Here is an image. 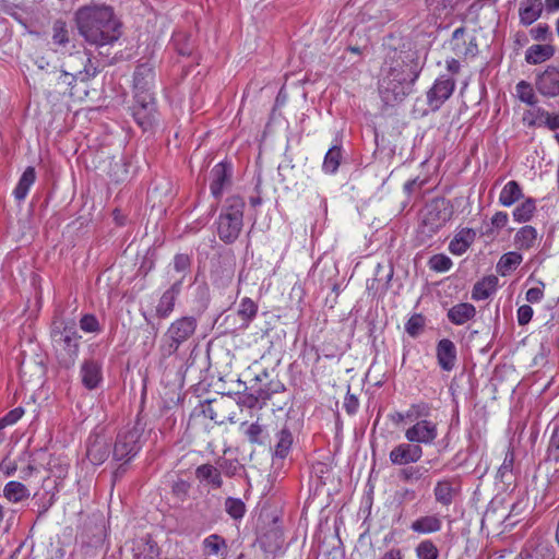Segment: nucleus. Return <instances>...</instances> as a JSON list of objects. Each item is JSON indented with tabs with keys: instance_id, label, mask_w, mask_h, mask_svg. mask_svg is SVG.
Masks as SVG:
<instances>
[{
	"instance_id": "39448f33",
	"label": "nucleus",
	"mask_w": 559,
	"mask_h": 559,
	"mask_svg": "<svg viewBox=\"0 0 559 559\" xmlns=\"http://www.w3.org/2000/svg\"><path fill=\"white\" fill-rule=\"evenodd\" d=\"M198 320L191 316L176 319L168 326L164 335L160 349L164 356H171L195 333Z\"/></svg>"
},
{
	"instance_id": "cd10ccee",
	"label": "nucleus",
	"mask_w": 559,
	"mask_h": 559,
	"mask_svg": "<svg viewBox=\"0 0 559 559\" xmlns=\"http://www.w3.org/2000/svg\"><path fill=\"white\" fill-rule=\"evenodd\" d=\"M197 479L206 486L218 489L223 486L221 469L212 464H202L195 468Z\"/></svg>"
},
{
	"instance_id": "37998d69",
	"label": "nucleus",
	"mask_w": 559,
	"mask_h": 559,
	"mask_svg": "<svg viewBox=\"0 0 559 559\" xmlns=\"http://www.w3.org/2000/svg\"><path fill=\"white\" fill-rule=\"evenodd\" d=\"M225 511L234 519L240 520L245 516L246 504L239 498L229 497L225 500Z\"/></svg>"
},
{
	"instance_id": "de8ad7c7",
	"label": "nucleus",
	"mask_w": 559,
	"mask_h": 559,
	"mask_svg": "<svg viewBox=\"0 0 559 559\" xmlns=\"http://www.w3.org/2000/svg\"><path fill=\"white\" fill-rule=\"evenodd\" d=\"M537 114L544 117L543 126L547 127L549 130H559V111L556 114H551L545 110L542 107H537Z\"/></svg>"
},
{
	"instance_id": "bb28decb",
	"label": "nucleus",
	"mask_w": 559,
	"mask_h": 559,
	"mask_svg": "<svg viewBox=\"0 0 559 559\" xmlns=\"http://www.w3.org/2000/svg\"><path fill=\"white\" fill-rule=\"evenodd\" d=\"M476 312L477 311L474 305L469 302H460L452 306L448 310L447 317L451 323L455 325H463L473 320L476 316Z\"/></svg>"
},
{
	"instance_id": "69168bd1",
	"label": "nucleus",
	"mask_w": 559,
	"mask_h": 559,
	"mask_svg": "<svg viewBox=\"0 0 559 559\" xmlns=\"http://www.w3.org/2000/svg\"><path fill=\"white\" fill-rule=\"evenodd\" d=\"M445 68L451 74H456L461 70V63L459 60L451 58L445 61Z\"/></svg>"
},
{
	"instance_id": "5fc2aeb1",
	"label": "nucleus",
	"mask_w": 559,
	"mask_h": 559,
	"mask_svg": "<svg viewBox=\"0 0 559 559\" xmlns=\"http://www.w3.org/2000/svg\"><path fill=\"white\" fill-rule=\"evenodd\" d=\"M262 432L263 427L259 423H253L247 428L246 436L251 443H262L260 439Z\"/></svg>"
},
{
	"instance_id": "c756f323",
	"label": "nucleus",
	"mask_w": 559,
	"mask_h": 559,
	"mask_svg": "<svg viewBox=\"0 0 559 559\" xmlns=\"http://www.w3.org/2000/svg\"><path fill=\"white\" fill-rule=\"evenodd\" d=\"M536 210L537 204L534 198H523L512 211L513 221L519 224H526L534 217Z\"/></svg>"
},
{
	"instance_id": "680f3d73",
	"label": "nucleus",
	"mask_w": 559,
	"mask_h": 559,
	"mask_svg": "<svg viewBox=\"0 0 559 559\" xmlns=\"http://www.w3.org/2000/svg\"><path fill=\"white\" fill-rule=\"evenodd\" d=\"M218 468L224 471V473L227 476H233L236 474L239 465L237 462L228 461V460H222L218 462Z\"/></svg>"
},
{
	"instance_id": "c03bdc74",
	"label": "nucleus",
	"mask_w": 559,
	"mask_h": 559,
	"mask_svg": "<svg viewBox=\"0 0 559 559\" xmlns=\"http://www.w3.org/2000/svg\"><path fill=\"white\" fill-rule=\"evenodd\" d=\"M428 265L435 272L444 273L453 266V262L448 255L438 253L429 259Z\"/></svg>"
},
{
	"instance_id": "79ce46f5",
	"label": "nucleus",
	"mask_w": 559,
	"mask_h": 559,
	"mask_svg": "<svg viewBox=\"0 0 559 559\" xmlns=\"http://www.w3.org/2000/svg\"><path fill=\"white\" fill-rule=\"evenodd\" d=\"M417 559H438L439 549L430 539L421 540L415 548Z\"/></svg>"
},
{
	"instance_id": "aec40b11",
	"label": "nucleus",
	"mask_w": 559,
	"mask_h": 559,
	"mask_svg": "<svg viewBox=\"0 0 559 559\" xmlns=\"http://www.w3.org/2000/svg\"><path fill=\"white\" fill-rule=\"evenodd\" d=\"M211 183L210 189L214 198L218 199L224 188L228 185L230 178V169L224 163L216 164L210 174Z\"/></svg>"
},
{
	"instance_id": "4468645a",
	"label": "nucleus",
	"mask_w": 559,
	"mask_h": 559,
	"mask_svg": "<svg viewBox=\"0 0 559 559\" xmlns=\"http://www.w3.org/2000/svg\"><path fill=\"white\" fill-rule=\"evenodd\" d=\"M452 212L442 200H435L426 207L425 224H430L432 229H439L451 219Z\"/></svg>"
},
{
	"instance_id": "13d9d810",
	"label": "nucleus",
	"mask_w": 559,
	"mask_h": 559,
	"mask_svg": "<svg viewBox=\"0 0 559 559\" xmlns=\"http://www.w3.org/2000/svg\"><path fill=\"white\" fill-rule=\"evenodd\" d=\"M527 508V499L521 498L516 502H514L511 507V511L509 515L506 518L507 521H511V519L515 515L522 514Z\"/></svg>"
},
{
	"instance_id": "6ab92c4d",
	"label": "nucleus",
	"mask_w": 559,
	"mask_h": 559,
	"mask_svg": "<svg viewBox=\"0 0 559 559\" xmlns=\"http://www.w3.org/2000/svg\"><path fill=\"white\" fill-rule=\"evenodd\" d=\"M432 407L430 404L426 402H417L409 405V407L404 412H395L390 415V418L393 424L408 425L411 420L417 419L420 416L431 415Z\"/></svg>"
},
{
	"instance_id": "ddd939ff",
	"label": "nucleus",
	"mask_w": 559,
	"mask_h": 559,
	"mask_svg": "<svg viewBox=\"0 0 559 559\" xmlns=\"http://www.w3.org/2000/svg\"><path fill=\"white\" fill-rule=\"evenodd\" d=\"M535 85L545 97L559 96V68L547 67L544 72L537 75Z\"/></svg>"
},
{
	"instance_id": "423d86ee",
	"label": "nucleus",
	"mask_w": 559,
	"mask_h": 559,
	"mask_svg": "<svg viewBox=\"0 0 559 559\" xmlns=\"http://www.w3.org/2000/svg\"><path fill=\"white\" fill-rule=\"evenodd\" d=\"M429 417L430 415H425L411 420L404 430L406 441L418 443L419 447L432 445L436 442L439 436L438 423Z\"/></svg>"
},
{
	"instance_id": "4be33fe9",
	"label": "nucleus",
	"mask_w": 559,
	"mask_h": 559,
	"mask_svg": "<svg viewBox=\"0 0 559 559\" xmlns=\"http://www.w3.org/2000/svg\"><path fill=\"white\" fill-rule=\"evenodd\" d=\"M543 0H522L519 8L520 23L530 26L536 22L543 13Z\"/></svg>"
},
{
	"instance_id": "e433bc0d",
	"label": "nucleus",
	"mask_w": 559,
	"mask_h": 559,
	"mask_svg": "<svg viewBox=\"0 0 559 559\" xmlns=\"http://www.w3.org/2000/svg\"><path fill=\"white\" fill-rule=\"evenodd\" d=\"M513 95L521 103L526 104L527 106H535L538 102L533 85L525 80H521L516 83Z\"/></svg>"
},
{
	"instance_id": "f8f14e48",
	"label": "nucleus",
	"mask_w": 559,
	"mask_h": 559,
	"mask_svg": "<svg viewBox=\"0 0 559 559\" xmlns=\"http://www.w3.org/2000/svg\"><path fill=\"white\" fill-rule=\"evenodd\" d=\"M80 378L85 389H97L103 382V362L93 357L84 359L80 367Z\"/></svg>"
},
{
	"instance_id": "7c9ffc66",
	"label": "nucleus",
	"mask_w": 559,
	"mask_h": 559,
	"mask_svg": "<svg viewBox=\"0 0 559 559\" xmlns=\"http://www.w3.org/2000/svg\"><path fill=\"white\" fill-rule=\"evenodd\" d=\"M498 277L495 275L485 276L478 281L472 289V298L474 300H486L497 290Z\"/></svg>"
},
{
	"instance_id": "9d476101",
	"label": "nucleus",
	"mask_w": 559,
	"mask_h": 559,
	"mask_svg": "<svg viewBox=\"0 0 559 559\" xmlns=\"http://www.w3.org/2000/svg\"><path fill=\"white\" fill-rule=\"evenodd\" d=\"M424 455L423 447L409 441L393 447L389 453V460L393 465L406 466L417 463Z\"/></svg>"
},
{
	"instance_id": "6e6d98bb",
	"label": "nucleus",
	"mask_w": 559,
	"mask_h": 559,
	"mask_svg": "<svg viewBox=\"0 0 559 559\" xmlns=\"http://www.w3.org/2000/svg\"><path fill=\"white\" fill-rule=\"evenodd\" d=\"M491 225L497 230L504 228L509 223V214L503 211L496 212L491 217Z\"/></svg>"
},
{
	"instance_id": "3c124183",
	"label": "nucleus",
	"mask_w": 559,
	"mask_h": 559,
	"mask_svg": "<svg viewBox=\"0 0 559 559\" xmlns=\"http://www.w3.org/2000/svg\"><path fill=\"white\" fill-rule=\"evenodd\" d=\"M530 35L534 40L546 41L550 40L552 35L548 24L540 23L537 26L531 28Z\"/></svg>"
},
{
	"instance_id": "473e14b6",
	"label": "nucleus",
	"mask_w": 559,
	"mask_h": 559,
	"mask_svg": "<svg viewBox=\"0 0 559 559\" xmlns=\"http://www.w3.org/2000/svg\"><path fill=\"white\" fill-rule=\"evenodd\" d=\"M31 492L27 487L20 481L11 480L3 487V497L12 503H19L27 500Z\"/></svg>"
},
{
	"instance_id": "b1692460",
	"label": "nucleus",
	"mask_w": 559,
	"mask_h": 559,
	"mask_svg": "<svg viewBox=\"0 0 559 559\" xmlns=\"http://www.w3.org/2000/svg\"><path fill=\"white\" fill-rule=\"evenodd\" d=\"M181 281L174 283L160 297L156 306V314L158 318H168L175 308L176 299L180 293Z\"/></svg>"
},
{
	"instance_id": "20e7f679",
	"label": "nucleus",
	"mask_w": 559,
	"mask_h": 559,
	"mask_svg": "<svg viewBox=\"0 0 559 559\" xmlns=\"http://www.w3.org/2000/svg\"><path fill=\"white\" fill-rule=\"evenodd\" d=\"M245 200L239 195L226 199L217 221V233L221 240L226 243L234 242L243 225Z\"/></svg>"
},
{
	"instance_id": "1a4fd4ad",
	"label": "nucleus",
	"mask_w": 559,
	"mask_h": 559,
	"mask_svg": "<svg viewBox=\"0 0 559 559\" xmlns=\"http://www.w3.org/2000/svg\"><path fill=\"white\" fill-rule=\"evenodd\" d=\"M455 88L454 80L449 75H440L427 92V103L431 109L437 110L450 98Z\"/></svg>"
},
{
	"instance_id": "72a5a7b5",
	"label": "nucleus",
	"mask_w": 559,
	"mask_h": 559,
	"mask_svg": "<svg viewBox=\"0 0 559 559\" xmlns=\"http://www.w3.org/2000/svg\"><path fill=\"white\" fill-rule=\"evenodd\" d=\"M523 261V255L518 251H509L502 254L497 263V271L501 276H507Z\"/></svg>"
},
{
	"instance_id": "f257e3e1",
	"label": "nucleus",
	"mask_w": 559,
	"mask_h": 559,
	"mask_svg": "<svg viewBox=\"0 0 559 559\" xmlns=\"http://www.w3.org/2000/svg\"><path fill=\"white\" fill-rule=\"evenodd\" d=\"M75 23L79 34L92 46L112 45L121 36V24L111 7L90 4L78 9Z\"/></svg>"
},
{
	"instance_id": "f03ea898",
	"label": "nucleus",
	"mask_w": 559,
	"mask_h": 559,
	"mask_svg": "<svg viewBox=\"0 0 559 559\" xmlns=\"http://www.w3.org/2000/svg\"><path fill=\"white\" fill-rule=\"evenodd\" d=\"M419 72L411 63L400 59L385 62L381 70L379 93L386 105L402 102L413 91Z\"/></svg>"
},
{
	"instance_id": "2eb2a0df",
	"label": "nucleus",
	"mask_w": 559,
	"mask_h": 559,
	"mask_svg": "<svg viewBox=\"0 0 559 559\" xmlns=\"http://www.w3.org/2000/svg\"><path fill=\"white\" fill-rule=\"evenodd\" d=\"M460 492V484L456 478L439 479L433 488V496L438 503L449 507Z\"/></svg>"
},
{
	"instance_id": "a878e982",
	"label": "nucleus",
	"mask_w": 559,
	"mask_h": 559,
	"mask_svg": "<svg viewBox=\"0 0 559 559\" xmlns=\"http://www.w3.org/2000/svg\"><path fill=\"white\" fill-rule=\"evenodd\" d=\"M538 238V231L534 226L524 225L514 234L513 242L518 250L528 251L537 245Z\"/></svg>"
},
{
	"instance_id": "09e8293b",
	"label": "nucleus",
	"mask_w": 559,
	"mask_h": 559,
	"mask_svg": "<svg viewBox=\"0 0 559 559\" xmlns=\"http://www.w3.org/2000/svg\"><path fill=\"white\" fill-rule=\"evenodd\" d=\"M80 328L86 333H97L100 331V325L94 314H84L80 320Z\"/></svg>"
},
{
	"instance_id": "9b49d317",
	"label": "nucleus",
	"mask_w": 559,
	"mask_h": 559,
	"mask_svg": "<svg viewBox=\"0 0 559 559\" xmlns=\"http://www.w3.org/2000/svg\"><path fill=\"white\" fill-rule=\"evenodd\" d=\"M555 550L548 536L534 535L525 544L521 551L522 559H552Z\"/></svg>"
},
{
	"instance_id": "a211bd4d",
	"label": "nucleus",
	"mask_w": 559,
	"mask_h": 559,
	"mask_svg": "<svg viewBox=\"0 0 559 559\" xmlns=\"http://www.w3.org/2000/svg\"><path fill=\"white\" fill-rule=\"evenodd\" d=\"M476 230L468 227H463L454 234L449 243V251L453 255H463L476 240Z\"/></svg>"
},
{
	"instance_id": "603ef678",
	"label": "nucleus",
	"mask_w": 559,
	"mask_h": 559,
	"mask_svg": "<svg viewBox=\"0 0 559 559\" xmlns=\"http://www.w3.org/2000/svg\"><path fill=\"white\" fill-rule=\"evenodd\" d=\"M452 48L457 56H475L478 51L475 38H471L468 44H464V46L455 44Z\"/></svg>"
},
{
	"instance_id": "58836bf2",
	"label": "nucleus",
	"mask_w": 559,
	"mask_h": 559,
	"mask_svg": "<svg viewBox=\"0 0 559 559\" xmlns=\"http://www.w3.org/2000/svg\"><path fill=\"white\" fill-rule=\"evenodd\" d=\"M342 159L341 146H332L325 154L322 170L325 174L333 175L337 171Z\"/></svg>"
},
{
	"instance_id": "8fccbe9b",
	"label": "nucleus",
	"mask_w": 559,
	"mask_h": 559,
	"mask_svg": "<svg viewBox=\"0 0 559 559\" xmlns=\"http://www.w3.org/2000/svg\"><path fill=\"white\" fill-rule=\"evenodd\" d=\"M23 415L24 409L22 407L11 409L2 418H0V430L4 429L8 426L16 424L22 418Z\"/></svg>"
},
{
	"instance_id": "5701e85b",
	"label": "nucleus",
	"mask_w": 559,
	"mask_h": 559,
	"mask_svg": "<svg viewBox=\"0 0 559 559\" xmlns=\"http://www.w3.org/2000/svg\"><path fill=\"white\" fill-rule=\"evenodd\" d=\"M442 520L438 514H426L417 518L411 524L412 532L420 535H429L440 532Z\"/></svg>"
},
{
	"instance_id": "e2e57ef3",
	"label": "nucleus",
	"mask_w": 559,
	"mask_h": 559,
	"mask_svg": "<svg viewBox=\"0 0 559 559\" xmlns=\"http://www.w3.org/2000/svg\"><path fill=\"white\" fill-rule=\"evenodd\" d=\"M525 298L531 304H537L544 298V290L539 287H532L526 292Z\"/></svg>"
},
{
	"instance_id": "338daca9",
	"label": "nucleus",
	"mask_w": 559,
	"mask_h": 559,
	"mask_svg": "<svg viewBox=\"0 0 559 559\" xmlns=\"http://www.w3.org/2000/svg\"><path fill=\"white\" fill-rule=\"evenodd\" d=\"M379 559H403V555L399 548H392L385 551Z\"/></svg>"
},
{
	"instance_id": "f704fd0d",
	"label": "nucleus",
	"mask_w": 559,
	"mask_h": 559,
	"mask_svg": "<svg viewBox=\"0 0 559 559\" xmlns=\"http://www.w3.org/2000/svg\"><path fill=\"white\" fill-rule=\"evenodd\" d=\"M294 442L293 433L286 427H283L276 433V442L274 445V454L278 459H285L292 449Z\"/></svg>"
},
{
	"instance_id": "6e6552de",
	"label": "nucleus",
	"mask_w": 559,
	"mask_h": 559,
	"mask_svg": "<svg viewBox=\"0 0 559 559\" xmlns=\"http://www.w3.org/2000/svg\"><path fill=\"white\" fill-rule=\"evenodd\" d=\"M140 438L141 431L136 427L121 430L114 445V459L124 462L132 460L141 449Z\"/></svg>"
},
{
	"instance_id": "a18cd8bd",
	"label": "nucleus",
	"mask_w": 559,
	"mask_h": 559,
	"mask_svg": "<svg viewBox=\"0 0 559 559\" xmlns=\"http://www.w3.org/2000/svg\"><path fill=\"white\" fill-rule=\"evenodd\" d=\"M425 318L419 314H413L405 323V331L412 337H417L424 330Z\"/></svg>"
},
{
	"instance_id": "f3484780",
	"label": "nucleus",
	"mask_w": 559,
	"mask_h": 559,
	"mask_svg": "<svg viewBox=\"0 0 559 559\" xmlns=\"http://www.w3.org/2000/svg\"><path fill=\"white\" fill-rule=\"evenodd\" d=\"M154 69L148 63L139 64L134 71L133 86L134 95L153 94L152 87L154 83Z\"/></svg>"
},
{
	"instance_id": "a19ab883",
	"label": "nucleus",
	"mask_w": 559,
	"mask_h": 559,
	"mask_svg": "<svg viewBox=\"0 0 559 559\" xmlns=\"http://www.w3.org/2000/svg\"><path fill=\"white\" fill-rule=\"evenodd\" d=\"M237 312L245 324L248 325L257 316L258 306L251 298L245 297L241 299Z\"/></svg>"
},
{
	"instance_id": "dca6fc26",
	"label": "nucleus",
	"mask_w": 559,
	"mask_h": 559,
	"mask_svg": "<svg viewBox=\"0 0 559 559\" xmlns=\"http://www.w3.org/2000/svg\"><path fill=\"white\" fill-rule=\"evenodd\" d=\"M436 356L438 365L443 371H452L457 360L455 344L449 338L440 340L437 344Z\"/></svg>"
},
{
	"instance_id": "864d4df0",
	"label": "nucleus",
	"mask_w": 559,
	"mask_h": 559,
	"mask_svg": "<svg viewBox=\"0 0 559 559\" xmlns=\"http://www.w3.org/2000/svg\"><path fill=\"white\" fill-rule=\"evenodd\" d=\"M544 117L539 116L537 114V108L533 110H527L523 115V122L532 128V127H542L543 126Z\"/></svg>"
},
{
	"instance_id": "c85d7f7f",
	"label": "nucleus",
	"mask_w": 559,
	"mask_h": 559,
	"mask_svg": "<svg viewBox=\"0 0 559 559\" xmlns=\"http://www.w3.org/2000/svg\"><path fill=\"white\" fill-rule=\"evenodd\" d=\"M524 198L522 187L515 180L508 181L499 193V204L510 207Z\"/></svg>"
},
{
	"instance_id": "bf43d9fd",
	"label": "nucleus",
	"mask_w": 559,
	"mask_h": 559,
	"mask_svg": "<svg viewBox=\"0 0 559 559\" xmlns=\"http://www.w3.org/2000/svg\"><path fill=\"white\" fill-rule=\"evenodd\" d=\"M359 407V401L354 394H347L344 400V408L347 414L354 415Z\"/></svg>"
},
{
	"instance_id": "4d7b16f0",
	"label": "nucleus",
	"mask_w": 559,
	"mask_h": 559,
	"mask_svg": "<svg viewBox=\"0 0 559 559\" xmlns=\"http://www.w3.org/2000/svg\"><path fill=\"white\" fill-rule=\"evenodd\" d=\"M533 308L528 305H522L518 309V322L520 325H526L533 317Z\"/></svg>"
},
{
	"instance_id": "c9c22d12",
	"label": "nucleus",
	"mask_w": 559,
	"mask_h": 559,
	"mask_svg": "<svg viewBox=\"0 0 559 559\" xmlns=\"http://www.w3.org/2000/svg\"><path fill=\"white\" fill-rule=\"evenodd\" d=\"M35 169L33 167H27L13 190V195L17 201H23L26 198L31 187L35 182Z\"/></svg>"
},
{
	"instance_id": "7ed1b4c3",
	"label": "nucleus",
	"mask_w": 559,
	"mask_h": 559,
	"mask_svg": "<svg viewBox=\"0 0 559 559\" xmlns=\"http://www.w3.org/2000/svg\"><path fill=\"white\" fill-rule=\"evenodd\" d=\"M51 344L59 365L70 368L74 365L80 349L81 336L74 321L57 319L50 330Z\"/></svg>"
},
{
	"instance_id": "0eeeda50",
	"label": "nucleus",
	"mask_w": 559,
	"mask_h": 559,
	"mask_svg": "<svg viewBox=\"0 0 559 559\" xmlns=\"http://www.w3.org/2000/svg\"><path fill=\"white\" fill-rule=\"evenodd\" d=\"M132 116L143 131H150L157 122L156 103L153 94L134 95Z\"/></svg>"
},
{
	"instance_id": "412c9836",
	"label": "nucleus",
	"mask_w": 559,
	"mask_h": 559,
	"mask_svg": "<svg viewBox=\"0 0 559 559\" xmlns=\"http://www.w3.org/2000/svg\"><path fill=\"white\" fill-rule=\"evenodd\" d=\"M86 455L95 465L104 463L109 455V445L106 439L100 436H95L94 438L90 437L87 441Z\"/></svg>"
},
{
	"instance_id": "ea45409f",
	"label": "nucleus",
	"mask_w": 559,
	"mask_h": 559,
	"mask_svg": "<svg viewBox=\"0 0 559 559\" xmlns=\"http://www.w3.org/2000/svg\"><path fill=\"white\" fill-rule=\"evenodd\" d=\"M427 473L428 469L424 466L411 464L400 471L399 477L405 483H418L425 478Z\"/></svg>"
},
{
	"instance_id": "49530a36",
	"label": "nucleus",
	"mask_w": 559,
	"mask_h": 559,
	"mask_svg": "<svg viewBox=\"0 0 559 559\" xmlns=\"http://www.w3.org/2000/svg\"><path fill=\"white\" fill-rule=\"evenodd\" d=\"M52 41L56 45L64 46L69 41V33L66 22L57 20L52 26Z\"/></svg>"
},
{
	"instance_id": "0e129e2a",
	"label": "nucleus",
	"mask_w": 559,
	"mask_h": 559,
	"mask_svg": "<svg viewBox=\"0 0 559 559\" xmlns=\"http://www.w3.org/2000/svg\"><path fill=\"white\" fill-rule=\"evenodd\" d=\"M189 484L185 480H180V481H177L174 487H173V491L177 495V496H181V497H185L187 493H188V490H189Z\"/></svg>"
},
{
	"instance_id": "393cba45",
	"label": "nucleus",
	"mask_w": 559,
	"mask_h": 559,
	"mask_svg": "<svg viewBox=\"0 0 559 559\" xmlns=\"http://www.w3.org/2000/svg\"><path fill=\"white\" fill-rule=\"evenodd\" d=\"M133 559H162L160 549L150 536L139 538L133 544Z\"/></svg>"
},
{
	"instance_id": "774afa93",
	"label": "nucleus",
	"mask_w": 559,
	"mask_h": 559,
	"mask_svg": "<svg viewBox=\"0 0 559 559\" xmlns=\"http://www.w3.org/2000/svg\"><path fill=\"white\" fill-rule=\"evenodd\" d=\"M543 4L546 12L549 14L559 11V0H545Z\"/></svg>"
},
{
	"instance_id": "052dcab7",
	"label": "nucleus",
	"mask_w": 559,
	"mask_h": 559,
	"mask_svg": "<svg viewBox=\"0 0 559 559\" xmlns=\"http://www.w3.org/2000/svg\"><path fill=\"white\" fill-rule=\"evenodd\" d=\"M174 269L181 273L188 270L190 265V259L187 254H176L174 258Z\"/></svg>"
},
{
	"instance_id": "2f4dec72",
	"label": "nucleus",
	"mask_w": 559,
	"mask_h": 559,
	"mask_svg": "<svg viewBox=\"0 0 559 559\" xmlns=\"http://www.w3.org/2000/svg\"><path fill=\"white\" fill-rule=\"evenodd\" d=\"M555 51V47L550 44L532 45L525 51V61L528 64H539L549 60Z\"/></svg>"
},
{
	"instance_id": "4c0bfd02",
	"label": "nucleus",
	"mask_w": 559,
	"mask_h": 559,
	"mask_svg": "<svg viewBox=\"0 0 559 559\" xmlns=\"http://www.w3.org/2000/svg\"><path fill=\"white\" fill-rule=\"evenodd\" d=\"M203 547L209 556H223L227 551L226 540L217 534L207 536L203 540Z\"/></svg>"
}]
</instances>
